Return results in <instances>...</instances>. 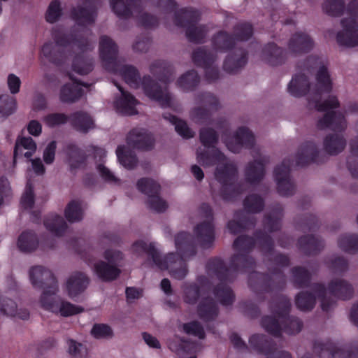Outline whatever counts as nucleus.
I'll return each instance as SVG.
<instances>
[{
	"label": "nucleus",
	"mask_w": 358,
	"mask_h": 358,
	"mask_svg": "<svg viewBox=\"0 0 358 358\" xmlns=\"http://www.w3.org/2000/svg\"><path fill=\"white\" fill-rule=\"evenodd\" d=\"M39 245V240L37 234L32 230L22 231L17 242L19 250L23 252H31L35 251Z\"/></svg>",
	"instance_id": "30"
},
{
	"label": "nucleus",
	"mask_w": 358,
	"mask_h": 358,
	"mask_svg": "<svg viewBox=\"0 0 358 358\" xmlns=\"http://www.w3.org/2000/svg\"><path fill=\"white\" fill-rule=\"evenodd\" d=\"M255 143L252 133L247 128L242 127L231 138H225V144L233 152H239L241 148H250Z\"/></svg>",
	"instance_id": "21"
},
{
	"label": "nucleus",
	"mask_w": 358,
	"mask_h": 358,
	"mask_svg": "<svg viewBox=\"0 0 358 358\" xmlns=\"http://www.w3.org/2000/svg\"><path fill=\"white\" fill-rule=\"evenodd\" d=\"M96 169L101 177L106 182H116L117 179L113 173L104 165L99 164L96 166Z\"/></svg>",
	"instance_id": "64"
},
{
	"label": "nucleus",
	"mask_w": 358,
	"mask_h": 358,
	"mask_svg": "<svg viewBox=\"0 0 358 358\" xmlns=\"http://www.w3.org/2000/svg\"><path fill=\"white\" fill-rule=\"evenodd\" d=\"M244 206L248 211L256 213L263 208V201L258 196L251 195L245 199Z\"/></svg>",
	"instance_id": "55"
},
{
	"label": "nucleus",
	"mask_w": 358,
	"mask_h": 358,
	"mask_svg": "<svg viewBox=\"0 0 358 358\" xmlns=\"http://www.w3.org/2000/svg\"><path fill=\"white\" fill-rule=\"evenodd\" d=\"M22 148L28 150L36 151L37 146L35 141L30 136L28 137H18L16 140L14 152L13 159L14 162L19 158L22 157Z\"/></svg>",
	"instance_id": "37"
},
{
	"label": "nucleus",
	"mask_w": 358,
	"mask_h": 358,
	"mask_svg": "<svg viewBox=\"0 0 358 358\" xmlns=\"http://www.w3.org/2000/svg\"><path fill=\"white\" fill-rule=\"evenodd\" d=\"M155 7L166 13H171L177 9L178 4L175 0H148Z\"/></svg>",
	"instance_id": "56"
},
{
	"label": "nucleus",
	"mask_w": 358,
	"mask_h": 358,
	"mask_svg": "<svg viewBox=\"0 0 358 358\" xmlns=\"http://www.w3.org/2000/svg\"><path fill=\"white\" fill-rule=\"evenodd\" d=\"M64 215L69 222L80 221L83 217L81 203L76 200L70 201L65 208Z\"/></svg>",
	"instance_id": "39"
},
{
	"label": "nucleus",
	"mask_w": 358,
	"mask_h": 358,
	"mask_svg": "<svg viewBox=\"0 0 358 358\" xmlns=\"http://www.w3.org/2000/svg\"><path fill=\"white\" fill-rule=\"evenodd\" d=\"M62 15V9L59 0H53L50 2L45 13V20L49 23L57 22Z\"/></svg>",
	"instance_id": "42"
},
{
	"label": "nucleus",
	"mask_w": 358,
	"mask_h": 358,
	"mask_svg": "<svg viewBox=\"0 0 358 358\" xmlns=\"http://www.w3.org/2000/svg\"><path fill=\"white\" fill-rule=\"evenodd\" d=\"M331 80L327 68L322 65L318 66L316 83L309 84L304 74L295 75L288 85L289 93L295 97L306 95L310 107L325 112L324 117L318 122L321 129L329 127L333 130H343L346 127L343 115L334 110L338 106L335 96H331L325 101L319 104L318 101L324 94L331 90Z\"/></svg>",
	"instance_id": "1"
},
{
	"label": "nucleus",
	"mask_w": 358,
	"mask_h": 358,
	"mask_svg": "<svg viewBox=\"0 0 358 358\" xmlns=\"http://www.w3.org/2000/svg\"><path fill=\"white\" fill-rule=\"evenodd\" d=\"M118 48L115 41L106 35L99 39V55L106 69L119 71L124 81L131 87L138 88L140 84V75L138 69L132 65H123L119 69L117 64Z\"/></svg>",
	"instance_id": "5"
},
{
	"label": "nucleus",
	"mask_w": 358,
	"mask_h": 358,
	"mask_svg": "<svg viewBox=\"0 0 358 358\" xmlns=\"http://www.w3.org/2000/svg\"><path fill=\"white\" fill-rule=\"evenodd\" d=\"M118 90L121 92L122 96L115 101V107L122 113L125 115H135L137 110L135 108L137 104V100L136 98L129 92L124 90V89L117 85Z\"/></svg>",
	"instance_id": "27"
},
{
	"label": "nucleus",
	"mask_w": 358,
	"mask_h": 358,
	"mask_svg": "<svg viewBox=\"0 0 358 358\" xmlns=\"http://www.w3.org/2000/svg\"><path fill=\"white\" fill-rule=\"evenodd\" d=\"M103 257L113 265L123 259V253L119 250L108 249L104 252Z\"/></svg>",
	"instance_id": "62"
},
{
	"label": "nucleus",
	"mask_w": 358,
	"mask_h": 358,
	"mask_svg": "<svg viewBox=\"0 0 358 358\" xmlns=\"http://www.w3.org/2000/svg\"><path fill=\"white\" fill-rule=\"evenodd\" d=\"M45 227L57 237L62 236L67 229V224L64 218L55 213L48 214L43 220Z\"/></svg>",
	"instance_id": "26"
},
{
	"label": "nucleus",
	"mask_w": 358,
	"mask_h": 358,
	"mask_svg": "<svg viewBox=\"0 0 358 358\" xmlns=\"http://www.w3.org/2000/svg\"><path fill=\"white\" fill-rule=\"evenodd\" d=\"M236 34L240 40H248L252 34V26L248 23L239 25L236 29Z\"/></svg>",
	"instance_id": "61"
},
{
	"label": "nucleus",
	"mask_w": 358,
	"mask_h": 358,
	"mask_svg": "<svg viewBox=\"0 0 358 358\" xmlns=\"http://www.w3.org/2000/svg\"><path fill=\"white\" fill-rule=\"evenodd\" d=\"M313 46V42L310 37L303 33L294 34L288 44V50L292 54H298L310 50Z\"/></svg>",
	"instance_id": "32"
},
{
	"label": "nucleus",
	"mask_w": 358,
	"mask_h": 358,
	"mask_svg": "<svg viewBox=\"0 0 358 358\" xmlns=\"http://www.w3.org/2000/svg\"><path fill=\"white\" fill-rule=\"evenodd\" d=\"M116 155L120 163L127 169H134L138 164L136 153L124 145H118Z\"/></svg>",
	"instance_id": "33"
},
{
	"label": "nucleus",
	"mask_w": 358,
	"mask_h": 358,
	"mask_svg": "<svg viewBox=\"0 0 358 358\" xmlns=\"http://www.w3.org/2000/svg\"><path fill=\"white\" fill-rule=\"evenodd\" d=\"M65 152L71 170L82 168L85 165L86 155L76 144L66 145Z\"/></svg>",
	"instance_id": "29"
},
{
	"label": "nucleus",
	"mask_w": 358,
	"mask_h": 358,
	"mask_svg": "<svg viewBox=\"0 0 358 358\" xmlns=\"http://www.w3.org/2000/svg\"><path fill=\"white\" fill-rule=\"evenodd\" d=\"M138 24L145 29H152L159 24V19L157 16L148 13H143L137 17Z\"/></svg>",
	"instance_id": "50"
},
{
	"label": "nucleus",
	"mask_w": 358,
	"mask_h": 358,
	"mask_svg": "<svg viewBox=\"0 0 358 358\" xmlns=\"http://www.w3.org/2000/svg\"><path fill=\"white\" fill-rule=\"evenodd\" d=\"M192 117L196 122L201 124H211V112L210 110L203 107H196L191 111Z\"/></svg>",
	"instance_id": "46"
},
{
	"label": "nucleus",
	"mask_w": 358,
	"mask_h": 358,
	"mask_svg": "<svg viewBox=\"0 0 358 358\" xmlns=\"http://www.w3.org/2000/svg\"><path fill=\"white\" fill-rule=\"evenodd\" d=\"M219 308L217 302L212 297L201 299L197 306V314L200 319L206 322L214 320L218 315Z\"/></svg>",
	"instance_id": "24"
},
{
	"label": "nucleus",
	"mask_w": 358,
	"mask_h": 358,
	"mask_svg": "<svg viewBox=\"0 0 358 358\" xmlns=\"http://www.w3.org/2000/svg\"><path fill=\"white\" fill-rule=\"evenodd\" d=\"M315 294L321 297L322 308L328 310L329 306L327 304V296H334L339 299H349L353 292L350 285L341 280H336L330 284L328 290H326L322 285H316L314 288Z\"/></svg>",
	"instance_id": "13"
},
{
	"label": "nucleus",
	"mask_w": 358,
	"mask_h": 358,
	"mask_svg": "<svg viewBox=\"0 0 358 358\" xmlns=\"http://www.w3.org/2000/svg\"><path fill=\"white\" fill-rule=\"evenodd\" d=\"M126 140L129 146L139 150H151L155 145L153 134L143 128L132 129L128 133Z\"/></svg>",
	"instance_id": "17"
},
{
	"label": "nucleus",
	"mask_w": 358,
	"mask_h": 358,
	"mask_svg": "<svg viewBox=\"0 0 358 358\" xmlns=\"http://www.w3.org/2000/svg\"><path fill=\"white\" fill-rule=\"evenodd\" d=\"M35 203V196L34 187L31 184L26 185L25 191L22 195L20 199L21 208L24 210H30L34 207Z\"/></svg>",
	"instance_id": "45"
},
{
	"label": "nucleus",
	"mask_w": 358,
	"mask_h": 358,
	"mask_svg": "<svg viewBox=\"0 0 358 358\" xmlns=\"http://www.w3.org/2000/svg\"><path fill=\"white\" fill-rule=\"evenodd\" d=\"M315 301V296L307 293H301L296 297V304L299 309L308 310L313 308Z\"/></svg>",
	"instance_id": "51"
},
{
	"label": "nucleus",
	"mask_w": 358,
	"mask_h": 358,
	"mask_svg": "<svg viewBox=\"0 0 358 358\" xmlns=\"http://www.w3.org/2000/svg\"><path fill=\"white\" fill-rule=\"evenodd\" d=\"M313 148L310 145H306L301 148L297 156V164L303 165L310 160H313Z\"/></svg>",
	"instance_id": "59"
},
{
	"label": "nucleus",
	"mask_w": 358,
	"mask_h": 358,
	"mask_svg": "<svg viewBox=\"0 0 358 358\" xmlns=\"http://www.w3.org/2000/svg\"><path fill=\"white\" fill-rule=\"evenodd\" d=\"M29 279L35 288L48 292L47 296L55 295L59 291L58 282L52 272L43 266H34L29 269Z\"/></svg>",
	"instance_id": "10"
},
{
	"label": "nucleus",
	"mask_w": 358,
	"mask_h": 358,
	"mask_svg": "<svg viewBox=\"0 0 358 358\" xmlns=\"http://www.w3.org/2000/svg\"><path fill=\"white\" fill-rule=\"evenodd\" d=\"M20 85V79L13 73L9 74L8 77V86L11 94H15L19 92Z\"/></svg>",
	"instance_id": "63"
},
{
	"label": "nucleus",
	"mask_w": 358,
	"mask_h": 358,
	"mask_svg": "<svg viewBox=\"0 0 358 358\" xmlns=\"http://www.w3.org/2000/svg\"><path fill=\"white\" fill-rule=\"evenodd\" d=\"M91 334L96 338H105L111 337L113 331L108 324H96L93 326Z\"/></svg>",
	"instance_id": "53"
},
{
	"label": "nucleus",
	"mask_w": 358,
	"mask_h": 358,
	"mask_svg": "<svg viewBox=\"0 0 358 358\" xmlns=\"http://www.w3.org/2000/svg\"><path fill=\"white\" fill-rule=\"evenodd\" d=\"M57 149V143L52 141L48 143L43 151V161L46 164H51L54 162L55 158V152Z\"/></svg>",
	"instance_id": "58"
},
{
	"label": "nucleus",
	"mask_w": 358,
	"mask_h": 358,
	"mask_svg": "<svg viewBox=\"0 0 358 358\" xmlns=\"http://www.w3.org/2000/svg\"><path fill=\"white\" fill-rule=\"evenodd\" d=\"M192 59L196 66L205 70V78L208 83H213L219 78L218 68L213 66L216 57L215 54L205 47L196 49L192 55Z\"/></svg>",
	"instance_id": "12"
},
{
	"label": "nucleus",
	"mask_w": 358,
	"mask_h": 358,
	"mask_svg": "<svg viewBox=\"0 0 358 358\" xmlns=\"http://www.w3.org/2000/svg\"><path fill=\"white\" fill-rule=\"evenodd\" d=\"M346 14L350 17L341 21L343 29L337 35V41L342 45L355 47L358 45V2L353 1Z\"/></svg>",
	"instance_id": "7"
},
{
	"label": "nucleus",
	"mask_w": 358,
	"mask_h": 358,
	"mask_svg": "<svg viewBox=\"0 0 358 358\" xmlns=\"http://www.w3.org/2000/svg\"><path fill=\"white\" fill-rule=\"evenodd\" d=\"M201 215L208 220L198 224L194 229L196 240L202 249L211 248L215 241V227L213 223V213L210 206L203 203L199 208Z\"/></svg>",
	"instance_id": "8"
},
{
	"label": "nucleus",
	"mask_w": 358,
	"mask_h": 358,
	"mask_svg": "<svg viewBox=\"0 0 358 358\" xmlns=\"http://www.w3.org/2000/svg\"><path fill=\"white\" fill-rule=\"evenodd\" d=\"M110 5L113 13L124 20L132 17V10L141 13L143 9V0H110Z\"/></svg>",
	"instance_id": "20"
},
{
	"label": "nucleus",
	"mask_w": 358,
	"mask_h": 358,
	"mask_svg": "<svg viewBox=\"0 0 358 358\" xmlns=\"http://www.w3.org/2000/svg\"><path fill=\"white\" fill-rule=\"evenodd\" d=\"M284 51L275 44L268 45L263 51V59L271 64L275 65L282 61V55Z\"/></svg>",
	"instance_id": "38"
},
{
	"label": "nucleus",
	"mask_w": 358,
	"mask_h": 358,
	"mask_svg": "<svg viewBox=\"0 0 358 358\" xmlns=\"http://www.w3.org/2000/svg\"><path fill=\"white\" fill-rule=\"evenodd\" d=\"M182 329L184 332L187 335L198 337L203 339L206 336L205 331L203 326L198 321H192L183 324Z\"/></svg>",
	"instance_id": "43"
},
{
	"label": "nucleus",
	"mask_w": 358,
	"mask_h": 358,
	"mask_svg": "<svg viewBox=\"0 0 358 358\" xmlns=\"http://www.w3.org/2000/svg\"><path fill=\"white\" fill-rule=\"evenodd\" d=\"M136 187L141 192L148 196L147 205L150 210L163 213L167 209V203L159 196L161 186L157 182L149 178H142L137 181Z\"/></svg>",
	"instance_id": "9"
},
{
	"label": "nucleus",
	"mask_w": 358,
	"mask_h": 358,
	"mask_svg": "<svg viewBox=\"0 0 358 358\" xmlns=\"http://www.w3.org/2000/svg\"><path fill=\"white\" fill-rule=\"evenodd\" d=\"M43 120L47 126L54 128L69 122V115L61 113H50L44 117Z\"/></svg>",
	"instance_id": "44"
},
{
	"label": "nucleus",
	"mask_w": 358,
	"mask_h": 358,
	"mask_svg": "<svg viewBox=\"0 0 358 358\" xmlns=\"http://www.w3.org/2000/svg\"><path fill=\"white\" fill-rule=\"evenodd\" d=\"M151 43V39L148 36L138 38L133 45L134 51L145 52L148 50Z\"/></svg>",
	"instance_id": "60"
},
{
	"label": "nucleus",
	"mask_w": 358,
	"mask_h": 358,
	"mask_svg": "<svg viewBox=\"0 0 358 358\" xmlns=\"http://www.w3.org/2000/svg\"><path fill=\"white\" fill-rule=\"evenodd\" d=\"M199 139L204 146L203 150H197L196 158L198 162L203 166H210L217 164L215 171V178L220 183V193L224 196V153L216 145L218 142V134L212 128H202L199 132Z\"/></svg>",
	"instance_id": "4"
},
{
	"label": "nucleus",
	"mask_w": 358,
	"mask_h": 358,
	"mask_svg": "<svg viewBox=\"0 0 358 358\" xmlns=\"http://www.w3.org/2000/svg\"><path fill=\"white\" fill-rule=\"evenodd\" d=\"M0 311L8 316H15L17 304L10 299L0 297Z\"/></svg>",
	"instance_id": "54"
},
{
	"label": "nucleus",
	"mask_w": 358,
	"mask_h": 358,
	"mask_svg": "<svg viewBox=\"0 0 358 358\" xmlns=\"http://www.w3.org/2000/svg\"><path fill=\"white\" fill-rule=\"evenodd\" d=\"M69 78L73 81V83L64 85L59 92V99L65 103H73L80 100L84 95V90L81 87L90 88L93 85L76 79L72 75H69Z\"/></svg>",
	"instance_id": "18"
},
{
	"label": "nucleus",
	"mask_w": 358,
	"mask_h": 358,
	"mask_svg": "<svg viewBox=\"0 0 358 358\" xmlns=\"http://www.w3.org/2000/svg\"><path fill=\"white\" fill-rule=\"evenodd\" d=\"M177 252H170L162 257L154 243L148 244L144 241H137L132 245L134 252L145 253L161 270L169 269L171 277L182 280L188 273L186 259L196 254V247L190 233L181 231L175 237Z\"/></svg>",
	"instance_id": "3"
},
{
	"label": "nucleus",
	"mask_w": 358,
	"mask_h": 358,
	"mask_svg": "<svg viewBox=\"0 0 358 358\" xmlns=\"http://www.w3.org/2000/svg\"><path fill=\"white\" fill-rule=\"evenodd\" d=\"M264 173V166L260 162H255L253 164H250L246 172L247 178L251 182H255L260 180Z\"/></svg>",
	"instance_id": "48"
},
{
	"label": "nucleus",
	"mask_w": 358,
	"mask_h": 358,
	"mask_svg": "<svg viewBox=\"0 0 358 358\" xmlns=\"http://www.w3.org/2000/svg\"><path fill=\"white\" fill-rule=\"evenodd\" d=\"M89 278L82 272L72 274L66 281V289L69 296L74 299L75 297L83 293L88 287Z\"/></svg>",
	"instance_id": "23"
},
{
	"label": "nucleus",
	"mask_w": 358,
	"mask_h": 358,
	"mask_svg": "<svg viewBox=\"0 0 358 358\" xmlns=\"http://www.w3.org/2000/svg\"><path fill=\"white\" fill-rule=\"evenodd\" d=\"M274 175L280 194L285 196L291 194L294 186L289 177L288 166L283 163L275 169Z\"/></svg>",
	"instance_id": "25"
},
{
	"label": "nucleus",
	"mask_w": 358,
	"mask_h": 358,
	"mask_svg": "<svg viewBox=\"0 0 358 358\" xmlns=\"http://www.w3.org/2000/svg\"><path fill=\"white\" fill-rule=\"evenodd\" d=\"M345 145V140L338 134L327 136L324 143V149L331 155H336L341 152Z\"/></svg>",
	"instance_id": "36"
},
{
	"label": "nucleus",
	"mask_w": 358,
	"mask_h": 358,
	"mask_svg": "<svg viewBox=\"0 0 358 358\" xmlns=\"http://www.w3.org/2000/svg\"><path fill=\"white\" fill-rule=\"evenodd\" d=\"M100 0H83L82 6L73 7L71 10V17L79 26L85 27L94 22L97 8L100 5Z\"/></svg>",
	"instance_id": "15"
},
{
	"label": "nucleus",
	"mask_w": 358,
	"mask_h": 358,
	"mask_svg": "<svg viewBox=\"0 0 358 358\" xmlns=\"http://www.w3.org/2000/svg\"><path fill=\"white\" fill-rule=\"evenodd\" d=\"M206 271L210 276L216 277L219 280L218 284L213 289V294L219 303L224 305V259L217 257L209 259Z\"/></svg>",
	"instance_id": "19"
},
{
	"label": "nucleus",
	"mask_w": 358,
	"mask_h": 358,
	"mask_svg": "<svg viewBox=\"0 0 358 358\" xmlns=\"http://www.w3.org/2000/svg\"><path fill=\"white\" fill-rule=\"evenodd\" d=\"M323 8L331 15H339L344 12L343 0H327L323 6Z\"/></svg>",
	"instance_id": "52"
},
{
	"label": "nucleus",
	"mask_w": 358,
	"mask_h": 358,
	"mask_svg": "<svg viewBox=\"0 0 358 358\" xmlns=\"http://www.w3.org/2000/svg\"><path fill=\"white\" fill-rule=\"evenodd\" d=\"M200 18V13L192 8H184L176 10L173 22L177 27L186 28V36L189 41L203 43L206 30L203 26H196Z\"/></svg>",
	"instance_id": "6"
},
{
	"label": "nucleus",
	"mask_w": 358,
	"mask_h": 358,
	"mask_svg": "<svg viewBox=\"0 0 358 358\" xmlns=\"http://www.w3.org/2000/svg\"><path fill=\"white\" fill-rule=\"evenodd\" d=\"M142 87L145 94L150 99L157 101L162 108L171 106V94L150 76L143 77Z\"/></svg>",
	"instance_id": "16"
},
{
	"label": "nucleus",
	"mask_w": 358,
	"mask_h": 358,
	"mask_svg": "<svg viewBox=\"0 0 358 358\" xmlns=\"http://www.w3.org/2000/svg\"><path fill=\"white\" fill-rule=\"evenodd\" d=\"M176 83L184 92H192L200 83V76L195 70H189L182 75Z\"/></svg>",
	"instance_id": "34"
},
{
	"label": "nucleus",
	"mask_w": 358,
	"mask_h": 358,
	"mask_svg": "<svg viewBox=\"0 0 358 358\" xmlns=\"http://www.w3.org/2000/svg\"><path fill=\"white\" fill-rule=\"evenodd\" d=\"M47 293L48 292L41 294L40 298L41 306L46 310L62 317L72 316L84 310L81 306L62 300L57 294L47 296Z\"/></svg>",
	"instance_id": "11"
},
{
	"label": "nucleus",
	"mask_w": 358,
	"mask_h": 358,
	"mask_svg": "<svg viewBox=\"0 0 358 358\" xmlns=\"http://www.w3.org/2000/svg\"><path fill=\"white\" fill-rule=\"evenodd\" d=\"M69 122L76 131L82 134H87L95 127L93 117L83 110H77L71 113Z\"/></svg>",
	"instance_id": "22"
},
{
	"label": "nucleus",
	"mask_w": 358,
	"mask_h": 358,
	"mask_svg": "<svg viewBox=\"0 0 358 358\" xmlns=\"http://www.w3.org/2000/svg\"><path fill=\"white\" fill-rule=\"evenodd\" d=\"M183 292L184 301L190 305L196 304L202 294V289L196 283L185 285Z\"/></svg>",
	"instance_id": "40"
},
{
	"label": "nucleus",
	"mask_w": 358,
	"mask_h": 358,
	"mask_svg": "<svg viewBox=\"0 0 358 358\" xmlns=\"http://www.w3.org/2000/svg\"><path fill=\"white\" fill-rule=\"evenodd\" d=\"M338 245L345 251H357L358 250V237L351 235L343 236L338 241Z\"/></svg>",
	"instance_id": "47"
},
{
	"label": "nucleus",
	"mask_w": 358,
	"mask_h": 358,
	"mask_svg": "<svg viewBox=\"0 0 358 358\" xmlns=\"http://www.w3.org/2000/svg\"><path fill=\"white\" fill-rule=\"evenodd\" d=\"M94 271L97 276L104 282L115 280L121 273L120 269L117 266L104 261H99L94 264Z\"/></svg>",
	"instance_id": "31"
},
{
	"label": "nucleus",
	"mask_w": 358,
	"mask_h": 358,
	"mask_svg": "<svg viewBox=\"0 0 358 358\" xmlns=\"http://www.w3.org/2000/svg\"><path fill=\"white\" fill-rule=\"evenodd\" d=\"M289 306H285V309L282 313L278 315V318L273 317H265L262 320L264 328L271 334L277 335L281 331L280 322H289V326L284 327V331L287 334H292L299 332L301 329V322L297 319H289L286 317Z\"/></svg>",
	"instance_id": "14"
},
{
	"label": "nucleus",
	"mask_w": 358,
	"mask_h": 358,
	"mask_svg": "<svg viewBox=\"0 0 358 358\" xmlns=\"http://www.w3.org/2000/svg\"><path fill=\"white\" fill-rule=\"evenodd\" d=\"M162 116L175 126L176 132L182 138H190L194 136V132L189 128L185 121L169 113H164Z\"/></svg>",
	"instance_id": "35"
},
{
	"label": "nucleus",
	"mask_w": 358,
	"mask_h": 358,
	"mask_svg": "<svg viewBox=\"0 0 358 358\" xmlns=\"http://www.w3.org/2000/svg\"><path fill=\"white\" fill-rule=\"evenodd\" d=\"M196 100L210 108L213 110H217L219 107V101L217 98L210 92H204L197 94Z\"/></svg>",
	"instance_id": "49"
},
{
	"label": "nucleus",
	"mask_w": 358,
	"mask_h": 358,
	"mask_svg": "<svg viewBox=\"0 0 358 358\" xmlns=\"http://www.w3.org/2000/svg\"><path fill=\"white\" fill-rule=\"evenodd\" d=\"M16 99L9 95L0 96V115L8 116L16 109Z\"/></svg>",
	"instance_id": "41"
},
{
	"label": "nucleus",
	"mask_w": 358,
	"mask_h": 358,
	"mask_svg": "<svg viewBox=\"0 0 358 358\" xmlns=\"http://www.w3.org/2000/svg\"><path fill=\"white\" fill-rule=\"evenodd\" d=\"M88 31L84 27L81 30L73 27L69 32H65L61 28H54L52 30V37L55 44L51 41L44 43L41 55L50 63L61 66L68 58L65 49L73 45L80 52L73 59L72 69L80 75H87L94 69L93 58L87 52L91 50L90 43L86 37Z\"/></svg>",
	"instance_id": "2"
},
{
	"label": "nucleus",
	"mask_w": 358,
	"mask_h": 358,
	"mask_svg": "<svg viewBox=\"0 0 358 358\" xmlns=\"http://www.w3.org/2000/svg\"><path fill=\"white\" fill-rule=\"evenodd\" d=\"M150 73L159 81L167 84L171 81L173 66L165 60H156L150 66Z\"/></svg>",
	"instance_id": "28"
},
{
	"label": "nucleus",
	"mask_w": 358,
	"mask_h": 358,
	"mask_svg": "<svg viewBox=\"0 0 358 358\" xmlns=\"http://www.w3.org/2000/svg\"><path fill=\"white\" fill-rule=\"evenodd\" d=\"M69 352L73 358H84L86 355V350L83 348V345L73 340L69 341Z\"/></svg>",
	"instance_id": "57"
}]
</instances>
